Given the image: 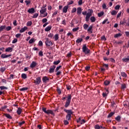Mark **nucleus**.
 I'll return each mask as SVG.
<instances>
[{
	"mask_svg": "<svg viewBox=\"0 0 129 129\" xmlns=\"http://www.w3.org/2000/svg\"><path fill=\"white\" fill-rule=\"evenodd\" d=\"M67 98L66 101L64 104V107L67 108L69 107L70 103H71V95L68 94L67 97H64L62 98V100H65V99Z\"/></svg>",
	"mask_w": 129,
	"mask_h": 129,
	"instance_id": "1",
	"label": "nucleus"
},
{
	"mask_svg": "<svg viewBox=\"0 0 129 129\" xmlns=\"http://www.w3.org/2000/svg\"><path fill=\"white\" fill-rule=\"evenodd\" d=\"M42 111L46 114H51L52 115H53V116H55V114L53 112V110L49 109L47 110V108L42 107Z\"/></svg>",
	"mask_w": 129,
	"mask_h": 129,
	"instance_id": "2",
	"label": "nucleus"
},
{
	"mask_svg": "<svg viewBox=\"0 0 129 129\" xmlns=\"http://www.w3.org/2000/svg\"><path fill=\"white\" fill-rule=\"evenodd\" d=\"M82 51L83 53H84L86 55L90 53V50L89 49H88V48H87V46H86V44H84L83 45Z\"/></svg>",
	"mask_w": 129,
	"mask_h": 129,
	"instance_id": "3",
	"label": "nucleus"
},
{
	"mask_svg": "<svg viewBox=\"0 0 129 129\" xmlns=\"http://www.w3.org/2000/svg\"><path fill=\"white\" fill-rule=\"evenodd\" d=\"M46 46L50 47V46H53V43L51 41L49 40V38H46V41H45Z\"/></svg>",
	"mask_w": 129,
	"mask_h": 129,
	"instance_id": "4",
	"label": "nucleus"
},
{
	"mask_svg": "<svg viewBox=\"0 0 129 129\" xmlns=\"http://www.w3.org/2000/svg\"><path fill=\"white\" fill-rule=\"evenodd\" d=\"M88 13L86 14V17L87 18H90L92 16V14L93 13V10L92 9H88Z\"/></svg>",
	"mask_w": 129,
	"mask_h": 129,
	"instance_id": "5",
	"label": "nucleus"
},
{
	"mask_svg": "<svg viewBox=\"0 0 129 129\" xmlns=\"http://www.w3.org/2000/svg\"><path fill=\"white\" fill-rule=\"evenodd\" d=\"M55 68H56V66L55 65L50 66V68L48 71V73H54V71H55Z\"/></svg>",
	"mask_w": 129,
	"mask_h": 129,
	"instance_id": "6",
	"label": "nucleus"
},
{
	"mask_svg": "<svg viewBox=\"0 0 129 129\" xmlns=\"http://www.w3.org/2000/svg\"><path fill=\"white\" fill-rule=\"evenodd\" d=\"M41 77H39L36 78V80L34 81V83L36 85H39L41 83Z\"/></svg>",
	"mask_w": 129,
	"mask_h": 129,
	"instance_id": "7",
	"label": "nucleus"
},
{
	"mask_svg": "<svg viewBox=\"0 0 129 129\" xmlns=\"http://www.w3.org/2000/svg\"><path fill=\"white\" fill-rule=\"evenodd\" d=\"M63 111L64 112H66V113H68L67 114H70V115H71L72 114H73V112H72V110H67V109H63Z\"/></svg>",
	"mask_w": 129,
	"mask_h": 129,
	"instance_id": "8",
	"label": "nucleus"
},
{
	"mask_svg": "<svg viewBox=\"0 0 129 129\" xmlns=\"http://www.w3.org/2000/svg\"><path fill=\"white\" fill-rule=\"evenodd\" d=\"M36 66H37V62L36 61H32V63H31L30 67V68H35V67H36Z\"/></svg>",
	"mask_w": 129,
	"mask_h": 129,
	"instance_id": "9",
	"label": "nucleus"
},
{
	"mask_svg": "<svg viewBox=\"0 0 129 129\" xmlns=\"http://www.w3.org/2000/svg\"><path fill=\"white\" fill-rule=\"evenodd\" d=\"M49 78L47 76H44L42 77V81L43 83H46L47 81H49Z\"/></svg>",
	"mask_w": 129,
	"mask_h": 129,
	"instance_id": "10",
	"label": "nucleus"
},
{
	"mask_svg": "<svg viewBox=\"0 0 129 129\" xmlns=\"http://www.w3.org/2000/svg\"><path fill=\"white\" fill-rule=\"evenodd\" d=\"M27 12L28 13H29V14H34V13H35L36 11H35V9L32 8L28 9Z\"/></svg>",
	"mask_w": 129,
	"mask_h": 129,
	"instance_id": "11",
	"label": "nucleus"
},
{
	"mask_svg": "<svg viewBox=\"0 0 129 129\" xmlns=\"http://www.w3.org/2000/svg\"><path fill=\"white\" fill-rule=\"evenodd\" d=\"M120 24L122 25V26H125L126 25V20L125 19H123L122 21H120Z\"/></svg>",
	"mask_w": 129,
	"mask_h": 129,
	"instance_id": "12",
	"label": "nucleus"
},
{
	"mask_svg": "<svg viewBox=\"0 0 129 129\" xmlns=\"http://www.w3.org/2000/svg\"><path fill=\"white\" fill-rule=\"evenodd\" d=\"M11 56H12L11 54L6 55V54H2L1 55V58L5 59V58H9V57H11Z\"/></svg>",
	"mask_w": 129,
	"mask_h": 129,
	"instance_id": "13",
	"label": "nucleus"
},
{
	"mask_svg": "<svg viewBox=\"0 0 129 129\" xmlns=\"http://www.w3.org/2000/svg\"><path fill=\"white\" fill-rule=\"evenodd\" d=\"M28 30V27L25 26L23 28H21V29L19 31L20 33H24Z\"/></svg>",
	"mask_w": 129,
	"mask_h": 129,
	"instance_id": "14",
	"label": "nucleus"
},
{
	"mask_svg": "<svg viewBox=\"0 0 129 129\" xmlns=\"http://www.w3.org/2000/svg\"><path fill=\"white\" fill-rule=\"evenodd\" d=\"M51 29H52V25H49V26L46 27L44 29V30L45 32H49V31H50Z\"/></svg>",
	"mask_w": 129,
	"mask_h": 129,
	"instance_id": "15",
	"label": "nucleus"
},
{
	"mask_svg": "<svg viewBox=\"0 0 129 129\" xmlns=\"http://www.w3.org/2000/svg\"><path fill=\"white\" fill-rule=\"evenodd\" d=\"M93 28V26L92 25L90 26L88 28L87 31L90 33V34H92V29Z\"/></svg>",
	"mask_w": 129,
	"mask_h": 129,
	"instance_id": "16",
	"label": "nucleus"
},
{
	"mask_svg": "<svg viewBox=\"0 0 129 129\" xmlns=\"http://www.w3.org/2000/svg\"><path fill=\"white\" fill-rule=\"evenodd\" d=\"M90 20L91 21V23H94L95 22V21H96V19L94 16H91L90 18Z\"/></svg>",
	"mask_w": 129,
	"mask_h": 129,
	"instance_id": "17",
	"label": "nucleus"
},
{
	"mask_svg": "<svg viewBox=\"0 0 129 129\" xmlns=\"http://www.w3.org/2000/svg\"><path fill=\"white\" fill-rule=\"evenodd\" d=\"M68 11V6H64L62 9V13H64V14H66Z\"/></svg>",
	"mask_w": 129,
	"mask_h": 129,
	"instance_id": "18",
	"label": "nucleus"
},
{
	"mask_svg": "<svg viewBox=\"0 0 129 129\" xmlns=\"http://www.w3.org/2000/svg\"><path fill=\"white\" fill-rule=\"evenodd\" d=\"M120 74L121 76H122V77H124V78H126V77H127V75H126V73L125 72H121Z\"/></svg>",
	"mask_w": 129,
	"mask_h": 129,
	"instance_id": "19",
	"label": "nucleus"
},
{
	"mask_svg": "<svg viewBox=\"0 0 129 129\" xmlns=\"http://www.w3.org/2000/svg\"><path fill=\"white\" fill-rule=\"evenodd\" d=\"M122 61L125 62H129V56H128L127 57L122 58Z\"/></svg>",
	"mask_w": 129,
	"mask_h": 129,
	"instance_id": "20",
	"label": "nucleus"
},
{
	"mask_svg": "<svg viewBox=\"0 0 129 129\" xmlns=\"http://www.w3.org/2000/svg\"><path fill=\"white\" fill-rule=\"evenodd\" d=\"M82 13V9L81 7H79L77 8V14L78 15H80Z\"/></svg>",
	"mask_w": 129,
	"mask_h": 129,
	"instance_id": "21",
	"label": "nucleus"
},
{
	"mask_svg": "<svg viewBox=\"0 0 129 129\" xmlns=\"http://www.w3.org/2000/svg\"><path fill=\"white\" fill-rule=\"evenodd\" d=\"M107 94H108V90L106 89V92L102 93L103 97H106V96H107Z\"/></svg>",
	"mask_w": 129,
	"mask_h": 129,
	"instance_id": "22",
	"label": "nucleus"
},
{
	"mask_svg": "<svg viewBox=\"0 0 129 129\" xmlns=\"http://www.w3.org/2000/svg\"><path fill=\"white\" fill-rule=\"evenodd\" d=\"M36 41V39H35V38H32L29 41V43L30 44H33V43H35V42Z\"/></svg>",
	"mask_w": 129,
	"mask_h": 129,
	"instance_id": "23",
	"label": "nucleus"
},
{
	"mask_svg": "<svg viewBox=\"0 0 129 129\" xmlns=\"http://www.w3.org/2000/svg\"><path fill=\"white\" fill-rule=\"evenodd\" d=\"M17 113L18 115H20L21 113H22V109H21V108H18Z\"/></svg>",
	"mask_w": 129,
	"mask_h": 129,
	"instance_id": "24",
	"label": "nucleus"
},
{
	"mask_svg": "<svg viewBox=\"0 0 129 129\" xmlns=\"http://www.w3.org/2000/svg\"><path fill=\"white\" fill-rule=\"evenodd\" d=\"M6 25H2L0 27V33H1V32H3V31H4V30H5V29H6Z\"/></svg>",
	"mask_w": 129,
	"mask_h": 129,
	"instance_id": "25",
	"label": "nucleus"
},
{
	"mask_svg": "<svg viewBox=\"0 0 129 129\" xmlns=\"http://www.w3.org/2000/svg\"><path fill=\"white\" fill-rule=\"evenodd\" d=\"M66 118L67 120H70L71 119V115L67 114Z\"/></svg>",
	"mask_w": 129,
	"mask_h": 129,
	"instance_id": "26",
	"label": "nucleus"
},
{
	"mask_svg": "<svg viewBox=\"0 0 129 129\" xmlns=\"http://www.w3.org/2000/svg\"><path fill=\"white\" fill-rule=\"evenodd\" d=\"M57 14H58V10H55L54 12L52 15L51 17L54 18L56 16V15H57Z\"/></svg>",
	"mask_w": 129,
	"mask_h": 129,
	"instance_id": "27",
	"label": "nucleus"
},
{
	"mask_svg": "<svg viewBox=\"0 0 129 129\" xmlns=\"http://www.w3.org/2000/svg\"><path fill=\"white\" fill-rule=\"evenodd\" d=\"M53 38L54 39L55 41H58L59 39V35H58V34H55L53 37Z\"/></svg>",
	"mask_w": 129,
	"mask_h": 129,
	"instance_id": "28",
	"label": "nucleus"
},
{
	"mask_svg": "<svg viewBox=\"0 0 129 129\" xmlns=\"http://www.w3.org/2000/svg\"><path fill=\"white\" fill-rule=\"evenodd\" d=\"M29 88L28 87H23L22 88H20L19 89L20 91H26V90H28Z\"/></svg>",
	"mask_w": 129,
	"mask_h": 129,
	"instance_id": "29",
	"label": "nucleus"
},
{
	"mask_svg": "<svg viewBox=\"0 0 129 129\" xmlns=\"http://www.w3.org/2000/svg\"><path fill=\"white\" fill-rule=\"evenodd\" d=\"M12 51H13V48L12 47H8L5 50L6 52H12Z\"/></svg>",
	"mask_w": 129,
	"mask_h": 129,
	"instance_id": "30",
	"label": "nucleus"
},
{
	"mask_svg": "<svg viewBox=\"0 0 129 129\" xmlns=\"http://www.w3.org/2000/svg\"><path fill=\"white\" fill-rule=\"evenodd\" d=\"M115 112H111L107 116L108 118H109L112 116L114 114Z\"/></svg>",
	"mask_w": 129,
	"mask_h": 129,
	"instance_id": "31",
	"label": "nucleus"
},
{
	"mask_svg": "<svg viewBox=\"0 0 129 129\" xmlns=\"http://www.w3.org/2000/svg\"><path fill=\"white\" fill-rule=\"evenodd\" d=\"M47 9L45 8L44 9H41L40 11V13L41 14V15H43V14H44V13H46V11Z\"/></svg>",
	"mask_w": 129,
	"mask_h": 129,
	"instance_id": "32",
	"label": "nucleus"
},
{
	"mask_svg": "<svg viewBox=\"0 0 129 129\" xmlns=\"http://www.w3.org/2000/svg\"><path fill=\"white\" fill-rule=\"evenodd\" d=\"M21 78L23 79H27V75L26 74H22L21 75Z\"/></svg>",
	"mask_w": 129,
	"mask_h": 129,
	"instance_id": "33",
	"label": "nucleus"
},
{
	"mask_svg": "<svg viewBox=\"0 0 129 129\" xmlns=\"http://www.w3.org/2000/svg\"><path fill=\"white\" fill-rule=\"evenodd\" d=\"M5 116L7 118H9V119H12V116H11V115H10L9 114H5Z\"/></svg>",
	"mask_w": 129,
	"mask_h": 129,
	"instance_id": "34",
	"label": "nucleus"
},
{
	"mask_svg": "<svg viewBox=\"0 0 129 129\" xmlns=\"http://www.w3.org/2000/svg\"><path fill=\"white\" fill-rule=\"evenodd\" d=\"M103 15H104V12H101L98 13V17L100 18V17H102V16H103Z\"/></svg>",
	"mask_w": 129,
	"mask_h": 129,
	"instance_id": "35",
	"label": "nucleus"
},
{
	"mask_svg": "<svg viewBox=\"0 0 129 129\" xmlns=\"http://www.w3.org/2000/svg\"><path fill=\"white\" fill-rule=\"evenodd\" d=\"M82 41H83V39L82 38H79L77 39L76 43L79 44V43H81Z\"/></svg>",
	"mask_w": 129,
	"mask_h": 129,
	"instance_id": "36",
	"label": "nucleus"
},
{
	"mask_svg": "<svg viewBox=\"0 0 129 129\" xmlns=\"http://www.w3.org/2000/svg\"><path fill=\"white\" fill-rule=\"evenodd\" d=\"M109 83H110V81H107V80L105 81L104 82V84L106 86H107V85H108L109 84Z\"/></svg>",
	"mask_w": 129,
	"mask_h": 129,
	"instance_id": "37",
	"label": "nucleus"
},
{
	"mask_svg": "<svg viewBox=\"0 0 129 129\" xmlns=\"http://www.w3.org/2000/svg\"><path fill=\"white\" fill-rule=\"evenodd\" d=\"M89 27V26L86 24H85L83 25V28H84V30H87V29H88Z\"/></svg>",
	"mask_w": 129,
	"mask_h": 129,
	"instance_id": "38",
	"label": "nucleus"
},
{
	"mask_svg": "<svg viewBox=\"0 0 129 129\" xmlns=\"http://www.w3.org/2000/svg\"><path fill=\"white\" fill-rule=\"evenodd\" d=\"M122 34L121 33H117L114 35V38H118V37H121Z\"/></svg>",
	"mask_w": 129,
	"mask_h": 129,
	"instance_id": "39",
	"label": "nucleus"
},
{
	"mask_svg": "<svg viewBox=\"0 0 129 129\" xmlns=\"http://www.w3.org/2000/svg\"><path fill=\"white\" fill-rule=\"evenodd\" d=\"M27 27H30V26H32V21H29L27 22Z\"/></svg>",
	"mask_w": 129,
	"mask_h": 129,
	"instance_id": "40",
	"label": "nucleus"
},
{
	"mask_svg": "<svg viewBox=\"0 0 129 129\" xmlns=\"http://www.w3.org/2000/svg\"><path fill=\"white\" fill-rule=\"evenodd\" d=\"M112 16H114L117 14V12L115 10H113L111 12Z\"/></svg>",
	"mask_w": 129,
	"mask_h": 129,
	"instance_id": "41",
	"label": "nucleus"
},
{
	"mask_svg": "<svg viewBox=\"0 0 129 129\" xmlns=\"http://www.w3.org/2000/svg\"><path fill=\"white\" fill-rule=\"evenodd\" d=\"M120 116H117L116 118H115V119L117 120V121L119 122L120 121Z\"/></svg>",
	"mask_w": 129,
	"mask_h": 129,
	"instance_id": "42",
	"label": "nucleus"
},
{
	"mask_svg": "<svg viewBox=\"0 0 129 129\" xmlns=\"http://www.w3.org/2000/svg\"><path fill=\"white\" fill-rule=\"evenodd\" d=\"M100 70L102 73H104V72H105V69H104L102 67L100 68Z\"/></svg>",
	"mask_w": 129,
	"mask_h": 129,
	"instance_id": "43",
	"label": "nucleus"
},
{
	"mask_svg": "<svg viewBox=\"0 0 129 129\" xmlns=\"http://www.w3.org/2000/svg\"><path fill=\"white\" fill-rule=\"evenodd\" d=\"M61 66H59L58 67H57L55 69V72H58V71H59V69H60V68H61Z\"/></svg>",
	"mask_w": 129,
	"mask_h": 129,
	"instance_id": "44",
	"label": "nucleus"
},
{
	"mask_svg": "<svg viewBox=\"0 0 129 129\" xmlns=\"http://www.w3.org/2000/svg\"><path fill=\"white\" fill-rule=\"evenodd\" d=\"M126 88V86H125V84H123L121 86V89H124Z\"/></svg>",
	"mask_w": 129,
	"mask_h": 129,
	"instance_id": "45",
	"label": "nucleus"
},
{
	"mask_svg": "<svg viewBox=\"0 0 129 129\" xmlns=\"http://www.w3.org/2000/svg\"><path fill=\"white\" fill-rule=\"evenodd\" d=\"M0 89H1V90H5V89H8V87H5V86H1V87H0Z\"/></svg>",
	"mask_w": 129,
	"mask_h": 129,
	"instance_id": "46",
	"label": "nucleus"
},
{
	"mask_svg": "<svg viewBox=\"0 0 129 129\" xmlns=\"http://www.w3.org/2000/svg\"><path fill=\"white\" fill-rule=\"evenodd\" d=\"M0 71L2 72V73H3V72H5V71H6V68L5 67L1 68L0 69Z\"/></svg>",
	"mask_w": 129,
	"mask_h": 129,
	"instance_id": "47",
	"label": "nucleus"
},
{
	"mask_svg": "<svg viewBox=\"0 0 129 129\" xmlns=\"http://www.w3.org/2000/svg\"><path fill=\"white\" fill-rule=\"evenodd\" d=\"M60 63V60H58L57 61H54L53 62V64L54 65H58Z\"/></svg>",
	"mask_w": 129,
	"mask_h": 129,
	"instance_id": "48",
	"label": "nucleus"
},
{
	"mask_svg": "<svg viewBox=\"0 0 129 129\" xmlns=\"http://www.w3.org/2000/svg\"><path fill=\"white\" fill-rule=\"evenodd\" d=\"M77 11V9H76V8H74L72 10V13L73 14L74 13H76Z\"/></svg>",
	"mask_w": 129,
	"mask_h": 129,
	"instance_id": "49",
	"label": "nucleus"
},
{
	"mask_svg": "<svg viewBox=\"0 0 129 129\" xmlns=\"http://www.w3.org/2000/svg\"><path fill=\"white\" fill-rule=\"evenodd\" d=\"M86 122V121L84 119L81 120V122H80V124H84V123H85Z\"/></svg>",
	"mask_w": 129,
	"mask_h": 129,
	"instance_id": "50",
	"label": "nucleus"
},
{
	"mask_svg": "<svg viewBox=\"0 0 129 129\" xmlns=\"http://www.w3.org/2000/svg\"><path fill=\"white\" fill-rule=\"evenodd\" d=\"M64 125H67L68 124H69V122H68V120H64L63 121Z\"/></svg>",
	"mask_w": 129,
	"mask_h": 129,
	"instance_id": "51",
	"label": "nucleus"
},
{
	"mask_svg": "<svg viewBox=\"0 0 129 129\" xmlns=\"http://www.w3.org/2000/svg\"><path fill=\"white\" fill-rule=\"evenodd\" d=\"M125 26L127 27H129V18L126 20V24Z\"/></svg>",
	"mask_w": 129,
	"mask_h": 129,
	"instance_id": "52",
	"label": "nucleus"
},
{
	"mask_svg": "<svg viewBox=\"0 0 129 129\" xmlns=\"http://www.w3.org/2000/svg\"><path fill=\"white\" fill-rule=\"evenodd\" d=\"M57 92L58 94H61V89H59L58 87H57V89H56Z\"/></svg>",
	"mask_w": 129,
	"mask_h": 129,
	"instance_id": "53",
	"label": "nucleus"
},
{
	"mask_svg": "<svg viewBox=\"0 0 129 129\" xmlns=\"http://www.w3.org/2000/svg\"><path fill=\"white\" fill-rule=\"evenodd\" d=\"M67 37H69L70 36V37L71 38V36H72V37H74L73 34H72V33H71V32H69L67 34Z\"/></svg>",
	"mask_w": 129,
	"mask_h": 129,
	"instance_id": "54",
	"label": "nucleus"
},
{
	"mask_svg": "<svg viewBox=\"0 0 129 129\" xmlns=\"http://www.w3.org/2000/svg\"><path fill=\"white\" fill-rule=\"evenodd\" d=\"M79 30V27L74 28L73 29V32H76Z\"/></svg>",
	"mask_w": 129,
	"mask_h": 129,
	"instance_id": "55",
	"label": "nucleus"
},
{
	"mask_svg": "<svg viewBox=\"0 0 129 129\" xmlns=\"http://www.w3.org/2000/svg\"><path fill=\"white\" fill-rule=\"evenodd\" d=\"M66 87L67 90H70L71 89V87L70 85H66Z\"/></svg>",
	"mask_w": 129,
	"mask_h": 129,
	"instance_id": "56",
	"label": "nucleus"
},
{
	"mask_svg": "<svg viewBox=\"0 0 129 129\" xmlns=\"http://www.w3.org/2000/svg\"><path fill=\"white\" fill-rule=\"evenodd\" d=\"M38 16H39V14L38 13H35L34 14L33 16V18H37L38 17Z\"/></svg>",
	"mask_w": 129,
	"mask_h": 129,
	"instance_id": "57",
	"label": "nucleus"
},
{
	"mask_svg": "<svg viewBox=\"0 0 129 129\" xmlns=\"http://www.w3.org/2000/svg\"><path fill=\"white\" fill-rule=\"evenodd\" d=\"M25 122H26L25 121H23L22 122H19V125L20 126H22V125L23 124H24L25 123Z\"/></svg>",
	"mask_w": 129,
	"mask_h": 129,
	"instance_id": "58",
	"label": "nucleus"
},
{
	"mask_svg": "<svg viewBox=\"0 0 129 129\" xmlns=\"http://www.w3.org/2000/svg\"><path fill=\"white\" fill-rule=\"evenodd\" d=\"M25 3H26V6H28V5H30V4H31V1H29L28 0H26L25 1Z\"/></svg>",
	"mask_w": 129,
	"mask_h": 129,
	"instance_id": "59",
	"label": "nucleus"
},
{
	"mask_svg": "<svg viewBox=\"0 0 129 129\" xmlns=\"http://www.w3.org/2000/svg\"><path fill=\"white\" fill-rule=\"evenodd\" d=\"M21 34L19 33L15 35V37L17 38H21Z\"/></svg>",
	"mask_w": 129,
	"mask_h": 129,
	"instance_id": "60",
	"label": "nucleus"
},
{
	"mask_svg": "<svg viewBox=\"0 0 129 129\" xmlns=\"http://www.w3.org/2000/svg\"><path fill=\"white\" fill-rule=\"evenodd\" d=\"M2 81L3 83H5V84H7V80H6L5 79H2Z\"/></svg>",
	"mask_w": 129,
	"mask_h": 129,
	"instance_id": "61",
	"label": "nucleus"
},
{
	"mask_svg": "<svg viewBox=\"0 0 129 129\" xmlns=\"http://www.w3.org/2000/svg\"><path fill=\"white\" fill-rule=\"evenodd\" d=\"M47 21H48V20H47V19H46V18H44V19H42V22L44 24L45 23H47Z\"/></svg>",
	"mask_w": 129,
	"mask_h": 129,
	"instance_id": "62",
	"label": "nucleus"
},
{
	"mask_svg": "<svg viewBox=\"0 0 129 129\" xmlns=\"http://www.w3.org/2000/svg\"><path fill=\"white\" fill-rule=\"evenodd\" d=\"M119 8H120V6L119 5H116L115 7V10H119Z\"/></svg>",
	"mask_w": 129,
	"mask_h": 129,
	"instance_id": "63",
	"label": "nucleus"
},
{
	"mask_svg": "<svg viewBox=\"0 0 129 129\" xmlns=\"http://www.w3.org/2000/svg\"><path fill=\"white\" fill-rule=\"evenodd\" d=\"M95 129H100V127H99V125L96 124V125L95 126Z\"/></svg>",
	"mask_w": 129,
	"mask_h": 129,
	"instance_id": "64",
	"label": "nucleus"
}]
</instances>
